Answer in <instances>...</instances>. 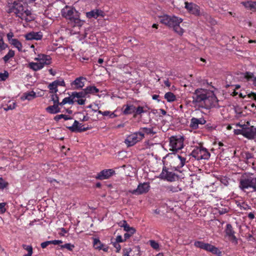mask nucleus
Returning a JSON list of instances; mask_svg holds the SVG:
<instances>
[{
	"label": "nucleus",
	"instance_id": "30",
	"mask_svg": "<svg viewBox=\"0 0 256 256\" xmlns=\"http://www.w3.org/2000/svg\"><path fill=\"white\" fill-rule=\"evenodd\" d=\"M164 97L168 102H173L176 100V96L172 92L166 93Z\"/></svg>",
	"mask_w": 256,
	"mask_h": 256
},
{
	"label": "nucleus",
	"instance_id": "54",
	"mask_svg": "<svg viewBox=\"0 0 256 256\" xmlns=\"http://www.w3.org/2000/svg\"><path fill=\"white\" fill-rule=\"evenodd\" d=\"M74 248V246L73 244H65V248H66L68 250H72Z\"/></svg>",
	"mask_w": 256,
	"mask_h": 256
},
{
	"label": "nucleus",
	"instance_id": "62",
	"mask_svg": "<svg viewBox=\"0 0 256 256\" xmlns=\"http://www.w3.org/2000/svg\"><path fill=\"white\" fill-rule=\"evenodd\" d=\"M248 216L250 220H253L254 218V213H252V212H250L248 214Z\"/></svg>",
	"mask_w": 256,
	"mask_h": 256
},
{
	"label": "nucleus",
	"instance_id": "57",
	"mask_svg": "<svg viewBox=\"0 0 256 256\" xmlns=\"http://www.w3.org/2000/svg\"><path fill=\"white\" fill-rule=\"evenodd\" d=\"M61 118H64V114H61L59 115L56 116L54 118V120L56 121H58Z\"/></svg>",
	"mask_w": 256,
	"mask_h": 256
},
{
	"label": "nucleus",
	"instance_id": "38",
	"mask_svg": "<svg viewBox=\"0 0 256 256\" xmlns=\"http://www.w3.org/2000/svg\"><path fill=\"white\" fill-rule=\"evenodd\" d=\"M50 244H54V245H58V250L60 249H64V245L60 244H62L63 243V242L61 240H50Z\"/></svg>",
	"mask_w": 256,
	"mask_h": 256
},
{
	"label": "nucleus",
	"instance_id": "15",
	"mask_svg": "<svg viewBox=\"0 0 256 256\" xmlns=\"http://www.w3.org/2000/svg\"><path fill=\"white\" fill-rule=\"evenodd\" d=\"M150 186L148 183L144 182L140 184L137 188L130 190L129 192L134 194H142L146 193L150 190Z\"/></svg>",
	"mask_w": 256,
	"mask_h": 256
},
{
	"label": "nucleus",
	"instance_id": "40",
	"mask_svg": "<svg viewBox=\"0 0 256 256\" xmlns=\"http://www.w3.org/2000/svg\"><path fill=\"white\" fill-rule=\"evenodd\" d=\"M8 183L6 182L2 178H0V190H3L7 187Z\"/></svg>",
	"mask_w": 256,
	"mask_h": 256
},
{
	"label": "nucleus",
	"instance_id": "52",
	"mask_svg": "<svg viewBox=\"0 0 256 256\" xmlns=\"http://www.w3.org/2000/svg\"><path fill=\"white\" fill-rule=\"evenodd\" d=\"M6 36H7L8 40L10 42L12 41V40L13 39L12 37H14V34L12 32H10L7 34Z\"/></svg>",
	"mask_w": 256,
	"mask_h": 256
},
{
	"label": "nucleus",
	"instance_id": "56",
	"mask_svg": "<svg viewBox=\"0 0 256 256\" xmlns=\"http://www.w3.org/2000/svg\"><path fill=\"white\" fill-rule=\"evenodd\" d=\"M50 244V241H46V242H42L40 245H41L42 248H46L47 246H48Z\"/></svg>",
	"mask_w": 256,
	"mask_h": 256
},
{
	"label": "nucleus",
	"instance_id": "16",
	"mask_svg": "<svg viewBox=\"0 0 256 256\" xmlns=\"http://www.w3.org/2000/svg\"><path fill=\"white\" fill-rule=\"evenodd\" d=\"M115 174V171L113 169H105L98 172L96 176V179L104 180L109 178Z\"/></svg>",
	"mask_w": 256,
	"mask_h": 256
},
{
	"label": "nucleus",
	"instance_id": "61",
	"mask_svg": "<svg viewBox=\"0 0 256 256\" xmlns=\"http://www.w3.org/2000/svg\"><path fill=\"white\" fill-rule=\"evenodd\" d=\"M98 112L99 114H102L104 116H107L109 114L110 112L109 111L102 112L101 110H98Z\"/></svg>",
	"mask_w": 256,
	"mask_h": 256
},
{
	"label": "nucleus",
	"instance_id": "6",
	"mask_svg": "<svg viewBox=\"0 0 256 256\" xmlns=\"http://www.w3.org/2000/svg\"><path fill=\"white\" fill-rule=\"evenodd\" d=\"M191 156L197 160H208L210 154L208 150L202 146L196 147L191 153Z\"/></svg>",
	"mask_w": 256,
	"mask_h": 256
},
{
	"label": "nucleus",
	"instance_id": "45",
	"mask_svg": "<svg viewBox=\"0 0 256 256\" xmlns=\"http://www.w3.org/2000/svg\"><path fill=\"white\" fill-rule=\"evenodd\" d=\"M253 2H242V5L244 6L245 8H249L252 10V4Z\"/></svg>",
	"mask_w": 256,
	"mask_h": 256
},
{
	"label": "nucleus",
	"instance_id": "43",
	"mask_svg": "<svg viewBox=\"0 0 256 256\" xmlns=\"http://www.w3.org/2000/svg\"><path fill=\"white\" fill-rule=\"evenodd\" d=\"M150 246L154 250H157L159 248L158 244L154 240H150Z\"/></svg>",
	"mask_w": 256,
	"mask_h": 256
},
{
	"label": "nucleus",
	"instance_id": "37",
	"mask_svg": "<svg viewBox=\"0 0 256 256\" xmlns=\"http://www.w3.org/2000/svg\"><path fill=\"white\" fill-rule=\"evenodd\" d=\"M123 222H124L125 224L124 226H120L122 227H123L124 228V231L126 232H136V230L132 228V227H130L127 223L126 221V220H123Z\"/></svg>",
	"mask_w": 256,
	"mask_h": 256
},
{
	"label": "nucleus",
	"instance_id": "7",
	"mask_svg": "<svg viewBox=\"0 0 256 256\" xmlns=\"http://www.w3.org/2000/svg\"><path fill=\"white\" fill-rule=\"evenodd\" d=\"M239 188L244 192L246 190L252 188V192H256V179L252 177L241 179L239 183Z\"/></svg>",
	"mask_w": 256,
	"mask_h": 256
},
{
	"label": "nucleus",
	"instance_id": "64",
	"mask_svg": "<svg viewBox=\"0 0 256 256\" xmlns=\"http://www.w3.org/2000/svg\"><path fill=\"white\" fill-rule=\"evenodd\" d=\"M164 84L167 87H170V82L168 81V80H164Z\"/></svg>",
	"mask_w": 256,
	"mask_h": 256
},
{
	"label": "nucleus",
	"instance_id": "29",
	"mask_svg": "<svg viewBox=\"0 0 256 256\" xmlns=\"http://www.w3.org/2000/svg\"><path fill=\"white\" fill-rule=\"evenodd\" d=\"M10 43L17 48L19 52H21L22 50V44L18 39H12Z\"/></svg>",
	"mask_w": 256,
	"mask_h": 256
},
{
	"label": "nucleus",
	"instance_id": "4",
	"mask_svg": "<svg viewBox=\"0 0 256 256\" xmlns=\"http://www.w3.org/2000/svg\"><path fill=\"white\" fill-rule=\"evenodd\" d=\"M65 18L68 20V24L72 27H81L84 22L80 19V13L73 8L65 6Z\"/></svg>",
	"mask_w": 256,
	"mask_h": 256
},
{
	"label": "nucleus",
	"instance_id": "60",
	"mask_svg": "<svg viewBox=\"0 0 256 256\" xmlns=\"http://www.w3.org/2000/svg\"><path fill=\"white\" fill-rule=\"evenodd\" d=\"M116 241L117 243H118V242H122L125 240H124H124L122 239L121 236H118L116 238Z\"/></svg>",
	"mask_w": 256,
	"mask_h": 256
},
{
	"label": "nucleus",
	"instance_id": "14",
	"mask_svg": "<svg viewBox=\"0 0 256 256\" xmlns=\"http://www.w3.org/2000/svg\"><path fill=\"white\" fill-rule=\"evenodd\" d=\"M185 8L188 12L195 16H200L202 14L200 7L194 3L185 2Z\"/></svg>",
	"mask_w": 256,
	"mask_h": 256
},
{
	"label": "nucleus",
	"instance_id": "49",
	"mask_svg": "<svg viewBox=\"0 0 256 256\" xmlns=\"http://www.w3.org/2000/svg\"><path fill=\"white\" fill-rule=\"evenodd\" d=\"M86 99L84 98H76L75 102H77L79 105H83L85 104Z\"/></svg>",
	"mask_w": 256,
	"mask_h": 256
},
{
	"label": "nucleus",
	"instance_id": "1",
	"mask_svg": "<svg viewBox=\"0 0 256 256\" xmlns=\"http://www.w3.org/2000/svg\"><path fill=\"white\" fill-rule=\"evenodd\" d=\"M192 104L196 108L210 110L218 108V100L212 91L204 88H197L192 94Z\"/></svg>",
	"mask_w": 256,
	"mask_h": 256
},
{
	"label": "nucleus",
	"instance_id": "35",
	"mask_svg": "<svg viewBox=\"0 0 256 256\" xmlns=\"http://www.w3.org/2000/svg\"><path fill=\"white\" fill-rule=\"evenodd\" d=\"M76 97L74 94V92H72V94L71 96L68 98H65V104H74L76 100Z\"/></svg>",
	"mask_w": 256,
	"mask_h": 256
},
{
	"label": "nucleus",
	"instance_id": "42",
	"mask_svg": "<svg viewBox=\"0 0 256 256\" xmlns=\"http://www.w3.org/2000/svg\"><path fill=\"white\" fill-rule=\"evenodd\" d=\"M8 77V72L4 71V73H0V81H4Z\"/></svg>",
	"mask_w": 256,
	"mask_h": 256
},
{
	"label": "nucleus",
	"instance_id": "27",
	"mask_svg": "<svg viewBox=\"0 0 256 256\" xmlns=\"http://www.w3.org/2000/svg\"><path fill=\"white\" fill-rule=\"evenodd\" d=\"M36 97V93L33 92H29L24 93L23 96L22 97V99L24 100H32Z\"/></svg>",
	"mask_w": 256,
	"mask_h": 256
},
{
	"label": "nucleus",
	"instance_id": "24",
	"mask_svg": "<svg viewBox=\"0 0 256 256\" xmlns=\"http://www.w3.org/2000/svg\"><path fill=\"white\" fill-rule=\"evenodd\" d=\"M42 34L40 32H30L24 36L26 39L28 40H39L42 39Z\"/></svg>",
	"mask_w": 256,
	"mask_h": 256
},
{
	"label": "nucleus",
	"instance_id": "3",
	"mask_svg": "<svg viewBox=\"0 0 256 256\" xmlns=\"http://www.w3.org/2000/svg\"><path fill=\"white\" fill-rule=\"evenodd\" d=\"M182 22V18L174 16L164 15L160 17V22L162 24L172 28L174 32L180 36H182L184 32V30L180 26Z\"/></svg>",
	"mask_w": 256,
	"mask_h": 256
},
{
	"label": "nucleus",
	"instance_id": "31",
	"mask_svg": "<svg viewBox=\"0 0 256 256\" xmlns=\"http://www.w3.org/2000/svg\"><path fill=\"white\" fill-rule=\"evenodd\" d=\"M74 94L76 98H86L87 94L86 92L85 89H82V90L79 92H74Z\"/></svg>",
	"mask_w": 256,
	"mask_h": 256
},
{
	"label": "nucleus",
	"instance_id": "41",
	"mask_svg": "<svg viewBox=\"0 0 256 256\" xmlns=\"http://www.w3.org/2000/svg\"><path fill=\"white\" fill-rule=\"evenodd\" d=\"M22 247L24 250H26L28 252V254H32L33 248L31 246L24 244L22 245Z\"/></svg>",
	"mask_w": 256,
	"mask_h": 256
},
{
	"label": "nucleus",
	"instance_id": "44",
	"mask_svg": "<svg viewBox=\"0 0 256 256\" xmlns=\"http://www.w3.org/2000/svg\"><path fill=\"white\" fill-rule=\"evenodd\" d=\"M16 106V102H12L8 104L6 108H4V110L6 111L8 110H12L15 108Z\"/></svg>",
	"mask_w": 256,
	"mask_h": 256
},
{
	"label": "nucleus",
	"instance_id": "2",
	"mask_svg": "<svg viewBox=\"0 0 256 256\" xmlns=\"http://www.w3.org/2000/svg\"><path fill=\"white\" fill-rule=\"evenodd\" d=\"M7 8L8 13H14L16 17L26 22H30L35 19L31 10L28 9L26 4L20 2L14 1V2L8 3Z\"/></svg>",
	"mask_w": 256,
	"mask_h": 256
},
{
	"label": "nucleus",
	"instance_id": "53",
	"mask_svg": "<svg viewBox=\"0 0 256 256\" xmlns=\"http://www.w3.org/2000/svg\"><path fill=\"white\" fill-rule=\"evenodd\" d=\"M234 133L237 135L241 134L244 136V130H242L241 128L234 130Z\"/></svg>",
	"mask_w": 256,
	"mask_h": 256
},
{
	"label": "nucleus",
	"instance_id": "28",
	"mask_svg": "<svg viewBox=\"0 0 256 256\" xmlns=\"http://www.w3.org/2000/svg\"><path fill=\"white\" fill-rule=\"evenodd\" d=\"M146 110L144 106H139L136 108L134 114V118H136L138 116H141L142 113L146 112Z\"/></svg>",
	"mask_w": 256,
	"mask_h": 256
},
{
	"label": "nucleus",
	"instance_id": "17",
	"mask_svg": "<svg viewBox=\"0 0 256 256\" xmlns=\"http://www.w3.org/2000/svg\"><path fill=\"white\" fill-rule=\"evenodd\" d=\"M66 127L72 132H82L88 130V128H85L82 124L75 120L72 126H66Z\"/></svg>",
	"mask_w": 256,
	"mask_h": 256
},
{
	"label": "nucleus",
	"instance_id": "11",
	"mask_svg": "<svg viewBox=\"0 0 256 256\" xmlns=\"http://www.w3.org/2000/svg\"><path fill=\"white\" fill-rule=\"evenodd\" d=\"M40 62H30L29 64V67L34 71L42 69L45 65H48L51 63L50 58L49 56H43Z\"/></svg>",
	"mask_w": 256,
	"mask_h": 256
},
{
	"label": "nucleus",
	"instance_id": "48",
	"mask_svg": "<svg viewBox=\"0 0 256 256\" xmlns=\"http://www.w3.org/2000/svg\"><path fill=\"white\" fill-rule=\"evenodd\" d=\"M240 208L241 210H246L251 209L250 206L248 204H246L244 202L242 203L240 205Z\"/></svg>",
	"mask_w": 256,
	"mask_h": 256
},
{
	"label": "nucleus",
	"instance_id": "32",
	"mask_svg": "<svg viewBox=\"0 0 256 256\" xmlns=\"http://www.w3.org/2000/svg\"><path fill=\"white\" fill-rule=\"evenodd\" d=\"M244 78L248 81L252 82L254 80H256V77L254 76V74L250 72H246L244 74Z\"/></svg>",
	"mask_w": 256,
	"mask_h": 256
},
{
	"label": "nucleus",
	"instance_id": "9",
	"mask_svg": "<svg viewBox=\"0 0 256 256\" xmlns=\"http://www.w3.org/2000/svg\"><path fill=\"white\" fill-rule=\"evenodd\" d=\"M170 150L173 152H176L181 150L184 147V140L181 137L172 136L170 138Z\"/></svg>",
	"mask_w": 256,
	"mask_h": 256
},
{
	"label": "nucleus",
	"instance_id": "59",
	"mask_svg": "<svg viewBox=\"0 0 256 256\" xmlns=\"http://www.w3.org/2000/svg\"><path fill=\"white\" fill-rule=\"evenodd\" d=\"M5 205L6 204L4 202L0 203V210L2 212H6V208H4Z\"/></svg>",
	"mask_w": 256,
	"mask_h": 256
},
{
	"label": "nucleus",
	"instance_id": "12",
	"mask_svg": "<svg viewBox=\"0 0 256 256\" xmlns=\"http://www.w3.org/2000/svg\"><path fill=\"white\" fill-rule=\"evenodd\" d=\"M226 236L228 238V239L234 244L236 245L238 244V240L236 237L235 234L236 232L232 228L231 224H228L226 225L224 230Z\"/></svg>",
	"mask_w": 256,
	"mask_h": 256
},
{
	"label": "nucleus",
	"instance_id": "39",
	"mask_svg": "<svg viewBox=\"0 0 256 256\" xmlns=\"http://www.w3.org/2000/svg\"><path fill=\"white\" fill-rule=\"evenodd\" d=\"M177 156L180 161V162L178 166V167L179 168H182L184 166L186 159L184 157H182L178 154L177 155Z\"/></svg>",
	"mask_w": 256,
	"mask_h": 256
},
{
	"label": "nucleus",
	"instance_id": "51",
	"mask_svg": "<svg viewBox=\"0 0 256 256\" xmlns=\"http://www.w3.org/2000/svg\"><path fill=\"white\" fill-rule=\"evenodd\" d=\"M236 126L241 128L242 130H246L248 127V124H241L240 123L236 124Z\"/></svg>",
	"mask_w": 256,
	"mask_h": 256
},
{
	"label": "nucleus",
	"instance_id": "63",
	"mask_svg": "<svg viewBox=\"0 0 256 256\" xmlns=\"http://www.w3.org/2000/svg\"><path fill=\"white\" fill-rule=\"evenodd\" d=\"M252 10L256 12V2H252Z\"/></svg>",
	"mask_w": 256,
	"mask_h": 256
},
{
	"label": "nucleus",
	"instance_id": "50",
	"mask_svg": "<svg viewBox=\"0 0 256 256\" xmlns=\"http://www.w3.org/2000/svg\"><path fill=\"white\" fill-rule=\"evenodd\" d=\"M136 232H128L124 234V240L128 239Z\"/></svg>",
	"mask_w": 256,
	"mask_h": 256
},
{
	"label": "nucleus",
	"instance_id": "58",
	"mask_svg": "<svg viewBox=\"0 0 256 256\" xmlns=\"http://www.w3.org/2000/svg\"><path fill=\"white\" fill-rule=\"evenodd\" d=\"M114 246L116 248V252H119L120 250V249H121L120 245L119 244H118V243H115L114 244Z\"/></svg>",
	"mask_w": 256,
	"mask_h": 256
},
{
	"label": "nucleus",
	"instance_id": "36",
	"mask_svg": "<svg viewBox=\"0 0 256 256\" xmlns=\"http://www.w3.org/2000/svg\"><path fill=\"white\" fill-rule=\"evenodd\" d=\"M167 190L172 192H176L182 190V188L178 186H170L167 187Z\"/></svg>",
	"mask_w": 256,
	"mask_h": 256
},
{
	"label": "nucleus",
	"instance_id": "47",
	"mask_svg": "<svg viewBox=\"0 0 256 256\" xmlns=\"http://www.w3.org/2000/svg\"><path fill=\"white\" fill-rule=\"evenodd\" d=\"M220 181L221 183L225 186H227L229 184L228 179L226 176L222 177L220 179Z\"/></svg>",
	"mask_w": 256,
	"mask_h": 256
},
{
	"label": "nucleus",
	"instance_id": "5",
	"mask_svg": "<svg viewBox=\"0 0 256 256\" xmlns=\"http://www.w3.org/2000/svg\"><path fill=\"white\" fill-rule=\"evenodd\" d=\"M194 246L218 256H220L222 254L221 251L218 248L210 244L205 243L202 241H196L194 242Z\"/></svg>",
	"mask_w": 256,
	"mask_h": 256
},
{
	"label": "nucleus",
	"instance_id": "23",
	"mask_svg": "<svg viewBox=\"0 0 256 256\" xmlns=\"http://www.w3.org/2000/svg\"><path fill=\"white\" fill-rule=\"evenodd\" d=\"M58 86H64V81H60L58 80H56L53 82H52L48 86V88L50 90V93H56L58 92Z\"/></svg>",
	"mask_w": 256,
	"mask_h": 256
},
{
	"label": "nucleus",
	"instance_id": "46",
	"mask_svg": "<svg viewBox=\"0 0 256 256\" xmlns=\"http://www.w3.org/2000/svg\"><path fill=\"white\" fill-rule=\"evenodd\" d=\"M7 47L8 45L4 42L3 38H0V52L5 50Z\"/></svg>",
	"mask_w": 256,
	"mask_h": 256
},
{
	"label": "nucleus",
	"instance_id": "22",
	"mask_svg": "<svg viewBox=\"0 0 256 256\" xmlns=\"http://www.w3.org/2000/svg\"><path fill=\"white\" fill-rule=\"evenodd\" d=\"M93 246L95 249L107 252L108 250V246L102 244L98 238H93Z\"/></svg>",
	"mask_w": 256,
	"mask_h": 256
},
{
	"label": "nucleus",
	"instance_id": "26",
	"mask_svg": "<svg viewBox=\"0 0 256 256\" xmlns=\"http://www.w3.org/2000/svg\"><path fill=\"white\" fill-rule=\"evenodd\" d=\"M84 89L87 95L89 94H95L100 92V90L94 86H86Z\"/></svg>",
	"mask_w": 256,
	"mask_h": 256
},
{
	"label": "nucleus",
	"instance_id": "19",
	"mask_svg": "<svg viewBox=\"0 0 256 256\" xmlns=\"http://www.w3.org/2000/svg\"><path fill=\"white\" fill-rule=\"evenodd\" d=\"M104 12L100 9H94L86 12V16L88 18H94L96 19L99 16L104 17Z\"/></svg>",
	"mask_w": 256,
	"mask_h": 256
},
{
	"label": "nucleus",
	"instance_id": "18",
	"mask_svg": "<svg viewBox=\"0 0 256 256\" xmlns=\"http://www.w3.org/2000/svg\"><path fill=\"white\" fill-rule=\"evenodd\" d=\"M86 81V78L80 76L71 82V87L72 89H81L84 86Z\"/></svg>",
	"mask_w": 256,
	"mask_h": 256
},
{
	"label": "nucleus",
	"instance_id": "21",
	"mask_svg": "<svg viewBox=\"0 0 256 256\" xmlns=\"http://www.w3.org/2000/svg\"><path fill=\"white\" fill-rule=\"evenodd\" d=\"M206 123V120L202 118H192L190 120V126L193 130H196L198 128L199 124H204Z\"/></svg>",
	"mask_w": 256,
	"mask_h": 256
},
{
	"label": "nucleus",
	"instance_id": "13",
	"mask_svg": "<svg viewBox=\"0 0 256 256\" xmlns=\"http://www.w3.org/2000/svg\"><path fill=\"white\" fill-rule=\"evenodd\" d=\"M160 176L161 179L171 182L175 181L178 178V176L174 172L170 171L166 166L163 168Z\"/></svg>",
	"mask_w": 256,
	"mask_h": 256
},
{
	"label": "nucleus",
	"instance_id": "55",
	"mask_svg": "<svg viewBox=\"0 0 256 256\" xmlns=\"http://www.w3.org/2000/svg\"><path fill=\"white\" fill-rule=\"evenodd\" d=\"M90 118L89 116H88V114H86V116H82V118H80V120L82 122L88 121L89 120Z\"/></svg>",
	"mask_w": 256,
	"mask_h": 256
},
{
	"label": "nucleus",
	"instance_id": "33",
	"mask_svg": "<svg viewBox=\"0 0 256 256\" xmlns=\"http://www.w3.org/2000/svg\"><path fill=\"white\" fill-rule=\"evenodd\" d=\"M140 130L144 134H152L154 135L156 134V132H154L153 128H140Z\"/></svg>",
	"mask_w": 256,
	"mask_h": 256
},
{
	"label": "nucleus",
	"instance_id": "34",
	"mask_svg": "<svg viewBox=\"0 0 256 256\" xmlns=\"http://www.w3.org/2000/svg\"><path fill=\"white\" fill-rule=\"evenodd\" d=\"M14 52L12 50H10L8 53L4 56L3 57V60L4 61V62L6 63L9 60L14 57Z\"/></svg>",
	"mask_w": 256,
	"mask_h": 256
},
{
	"label": "nucleus",
	"instance_id": "8",
	"mask_svg": "<svg viewBox=\"0 0 256 256\" xmlns=\"http://www.w3.org/2000/svg\"><path fill=\"white\" fill-rule=\"evenodd\" d=\"M52 100L54 102L52 106H50L46 108V111L51 114H57L60 112V106L64 104V99L61 102H59V98L57 94H53L52 95Z\"/></svg>",
	"mask_w": 256,
	"mask_h": 256
},
{
	"label": "nucleus",
	"instance_id": "25",
	"mask_svg": "<svg viewBox=\"0 0 256 256\" xmlns=\"http://www.w3.org/2000/svg\"><path fill=\"white\" fill-rule=\"evenodd\" d=\"M122 112L125 115H128L132 114L134 113L136 110V107L134 104H127L123 106Z\"/></svg>",
	"mask_w": 256,
	"mask_h": 256
},
{
	"label": "nucleus",
	"instance_id": "10",
	"mask_svg": "<svg viewBox=\"0 0 256 256\" xmlns=\"http://www.w3.org/2000/svg\"><path fill=\"white\" fill-rule=\"evenodd\" d=\"M144 138V134L140 132L128 136L124 142L128 146H132Z\"/></svg>",
	"mask_w": 256,
	"mask_h": 256
},
{
	"label": "nucleus",
	"instance_id": "20",
	"mask_svg": "<svg viewBox=\"0 0 256 256\" xmlns=\"http://www.w3.org/2000/svg\"><path fill=\"white\" fill-rule=\"evenodd\" d=\"M244 136L250 140L254 139L256 136V128L254 126H248L244 130Z\"/></svg>",
	"mask_w": 256,
	"mask_h": 256
}]
</instances>
